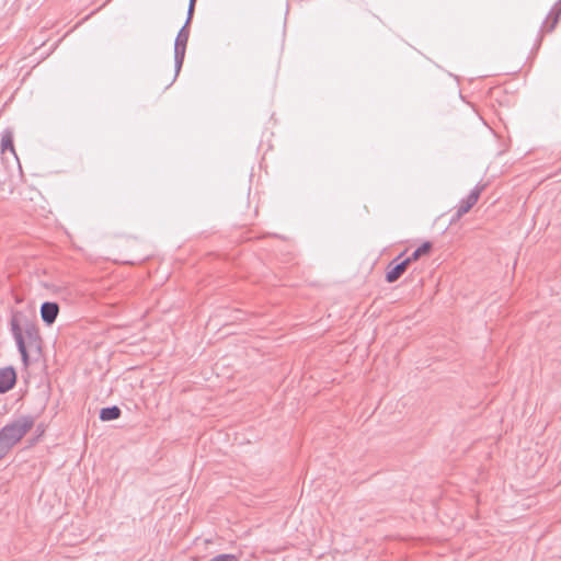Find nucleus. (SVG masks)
Here are the masks:
<instances>
[{
    "label": "nucleus",
    "mask_w": 561,
    "mask_h": 561,
    "mask_svg": "<svg viewBox=\"0 0 561 561\" xmlns=\"http://www.w3.org/2000/svg\"><path fill=\"white\" fill-rule=\"evenodd\" d=\"M560 15H561V8H558L557 5H554L550 10V12L547 16V20L543 23V27H546L547 32H552L554 30V27L557 26V24L559 22Z\"/></svg>",
    "instance_id": "obj_10"
},
{
    "label": "nucleus",
    "mask_w": 561,
    "mask_h": 561,
    "mask_svg": "<svg viewBox=\"0 0 561 561\" xmlns=\"http://www.w3.org/2000/svg\"><path fill=\"white\" fill-rule=\"evenodd\" d=\"M16 382V374L12 367L0 369V393L11 390Z\"/></svg>",
    "instance_id": "obj_7"
},
{
    "label": "nucleus",
    "mask_w": 561,
    "mask_h": 561,
    "mask_svg": "<svg viewBox=\"0 0 561 561\" xmlns=\"http://www.w3.org/2000/svg\"><path fill=\"white\" fill-rule=\"evenodd\" d=\"M560 15H561V8H558L557 5H554L550 10V12L547 16V20L543 23V27H546L547 32H552L554 30V27L557 26V24L559 22Z\"/></svg>",
    "instance_id": "obj_9"
},
{
    "label": "nucleus",
    "mask_w": 561,
    "mask_h": 561,
    "mask_svg": "<svg viewBox=\"0 0 561 561\" xmlns=\"http://www.w3.org/2000/svg\"><path fill=\"white\" fill-rule=\"evenodd\" d=\"M41 318L46 325H51L59 313V305L54 301H45L39 309Z\"/></svg>",
    "instance_id": "obj_6"
},
{
    "label": "nucleus",
    "mask_w": 561,
    "mask_h": 561,
    "mask_svg": "<svg viewBox=\"0 0 561 561\" xmlns=\"http://www.w3.org/2000/svg\"><path fill=\"white\" fill-rule=\"evenodd\" d=\"M35 424L32 415H21L0 430V435L14 447Z\"/></svg>",
    "instance_id": "obj_2"
},
{
    "label": "nucleus",
    "mask_w": 561,
    "mask_h": 561,
    "mask_svg": "<svg viewBox=\"0 0 561 561\" xmlns=\"http://www.w3.org/2000/svg\"><path fill=\"white\" fill-rule=\"evenodd\" d=\"M1 150L3 152L10 150L11 152H13L15 154L14 146H13V134H12L11 130L7 129L2 134V137H1Z\"/></svg>",
    "instance_id": "obj_12"
},
{
    "label": "nucleus",
    "mask_w": 561,
    "mask_h": 561,
    "mask_svg": "<svg viewBox=\"0 0 561 561\" xmlns=\"http://www.w3.org/2000/svg\"><path fill=\"white\" fill-rule=\"evenodd\" d=\"M404 252L400 253L394 260H392L387 268L386 273V280L388 283H394L397 282L407 271L409 265L411 264L409 260L404 259L402 261L401 257L403 256Z\"/></svg>",
    "instance_id": "obj_4"
},
{
    "label": "nucleus",
    "mask_w": 561,
    "mask_h": 561,
    "mask_svg": "<svg viewBox=\"0 0 561 561\" xmlns=\"http://www.w3.org/2000/svg\"><path fill=\"white\" fill-rule=\"evenodd\" d=\"M13 447L0 435V460L3 459Z\"/></svg>",
    "instance_id": "obj_14"
},
{
    "label": "nucleus",
    "mask_w": 561,
    "mask_h": 561,
    "mask_svg": "<svg viewBox=\"0 0 561 561\" xmlns=\"http://www.w3.org/2000/svg\"><path fill=\"white\" fill-rule=\"evenodd\" d=\"M11 332L15 340L19 353L21 354L22 362L25 366L30 363L27 345L30 347H41V336L38 328L34 323L27 322L24 328L21 327L16 317H12L10 321Z\"/></svg>",
    "instance_id": "obj_1"
},
{
    "label": "nucleus",
    "mask_w": 561,
    "mask_h": 561,
    "mask_svg": "<svg viewBox=\"0 0 561 561\" xmlns=\"http://www.w3.org/2000/svg\"><path fill=\"white\" fill-rule=\"evenodd\" d=\"M432 250V243L430 241H425L419 248H416L413 253L407 257L410 263L417 261L421 256L426 255Z\"/></svg>",
    "instance_id": "obj_11"
},
{
    "label": "nucleus",
    "mask_w": 561,
    "mask_h": 561,
    "mask_svg": "<svg viewBox=\"0 0 561 561\" xmlns=\"http://www.w3.org/2000/svg\"><path fill=\"white\" fill-rule=\"evenodd\" d=\"M122 414V410L117 405L102 408L99 417L103 422L117 420Z\"/></svg>",
    "instance_id": "obj_8"
},
{
    "label": "nucleus",
    "mask_w": 561,
    "mask_h": 561,
    "mask_svg": "<svg viewBox=\"0 0 561 561\" xmlns=\"http://www.w3.org/2000/svg\"><path fill=\"white\" fill-rule=\"evenodd\" d=\"M192 21H188V16L186 18V21L184 25L181 27V30L178 33V36L175 38L174 43V68H175V77L179 75L184 57L186 51V45L190 37V24Z\"/></svg>",
    "instance_id": "obj_3"
},
{
    "label": "nucleus",
    "mask_w": 561,
    "mask_h": 561,
    "mask_svg": "<svg viewBox=\"0 0 561 561\" xmlns=\"http://www.w3.org/2000/svg\"><path fill=\"white\" fill-rule=\"evenodd\" d=\"M209 561H240V557L232 553H221L211 558Z\"/></svg>",
    "instance_id": "obj_13"
},
{
    "label": "nucleus",
    "mask_w": 561,
    "mask_h": 561,
    "mask_svg": "<svg viewBox=\"0 0 561 561\" xmlns=\"http://www.w3.org/2000/svg\"><path fill=\"white\" fill-rule=\"evenodd\" d=\"M482 188L483 187H479V186L474 187L470 192V194L460 202V204L457 208L456 215H455L456 219L461 218L465 214H467L473 207V205H476V203L478 202V199L480 197Z\"/></svg>",
    "instance_id": "obj_5"
},
{
    "label": "nucleus",
    "mask_w": 561,
    "mask_h": 561,
    "mask_svg": "<svg viewBox=\"0 0 561 561\" xmlns=\"http://www.w3.org/2000/svg\"><path fill=\"white\" fill-rule=\"evenodd\" d=\"M196 1L197 0H190V2H188V8H187L188 21H192V19H193Z\"/></svg>",
    "instance_id": "obj_15"
}]
</instances>
